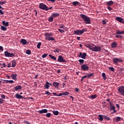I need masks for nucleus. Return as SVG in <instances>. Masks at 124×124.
<instances>
[{"label":"nucleus","mask_w":124,"mask_h":124,"mask_svg":"<svg viewBox=\"0 0 124 124\" xmlns=\"http://www.w3.org/2000/svg\"><path fill=\"white\" fill-rule=\"evenodd\" d=\"M80 16L82 18V19L83 20L84 22H85V24H89L91 23V18L89 16L84 14H80Z\"/></svg>","instance_id":"obj_1"},{"label":"nucleus","mask_w":124,"mask_h":124,"mask_svg":"<svg viewBox=\"0 0 124 124\" xmlns=\"http://www.w3.org/2000/svg\"><path fill=\"white\" fill-rule=\"evenodd\" d=\"M85 31H88V30L86 28L82 29V30H78L74 31V34L76 35H81L83 34Z\"/></svg>","instance_id":"obj_2"},{"label":"nucleus","mask_w":124,"mask_h":124,"mask_svg":"<svg viewBox=\"0 0 124 124\" xmlns=\"http://www.w3.org/2000/svg\"><path fill=\"white\" fill-rule=\"evenodd\" d=\"M109 107H110V111L111 112L112 114H114V113H116L117 111L116 110V107L114 106V104L113 103L109 102Z\"/></svg>","instance_id":"obj_3"},{"label":"nucleus","mask_w":124,"mask_h":124,"mask_svg":"<svg viewBox=\"0 0 124 124\" xmlns=\"http://www.w3.org/2000/svg\"><path fill=\"white\" fill-rule=\"evenodd\" d=\"M39 8L40 9H43V10H45L46 11H48L49 10V8L43 3H40L39 4Z\"/></svg>","instance_id":"obj_4"},{"label":"nucleus","mask_w":124,"mask_h":124,"mask_svg":"<svg viewBox=\"0 0 124 124\" xmlns=\"http://www.w3.org/2000/svg\"><path fill=\"white\" fill-rule=\"evenodd\" d=\"M81 69L82 71H88L90 69V67L88 64H84L81 66Z\"/></svg>","instance_id":"obj_5"},{"label":"nucleus","mask_w":124,"mask_h":124,"mask_svg":"<svg viewBox=\"0 0 124 124\" xmlns=\"http://www.w3.org/2000/svg\"><path fill=\"white\" fill-rule=\"evenodd\" d=\"M118 91L121 95L124 96V86H120L118 89Z\"/></svg>","instance_id":"obj_6"},{"label":"nucleus","mask_w":124,"mask_h":124,"mask_svg":"<svg viewBox=\"0 0 124 124\" xmlns=\"http://www.w3.org/2000/svg\"><path fill=\"white\" fill-rule=\"evenodd\" d=\"M4 55H5V57H10V58H12V57L15 56V54L13 53H10L8 52V51H6L4 52Z\"/></svg>","instance_id":"obj_7"},{"label":"nucleus","mask_w":124,"mask_h":124,"mask_svg":"<svg viewBox=\"0 0 124 124\" xmlns=\"http://www.w3.org/2000/svg\"><path fill=\"white\" fill-rule=\"evenodd\" d=\"M57 62H66V61L64 60L63 57H62V55L59 56Z\"/></svg>","instance_id":"obj_8"},{"label":"nucleus","mask_w":124,"mask_h":124,"mask_svg":"<svg viewBox=\"0 0 124 124\" xmlns=\"http://www.w3.org/2000/svg\"><path fill=\"white\" fill-rule=\"evenodd\" d=\"M92 51H93V52H99L101 51V47L100 46H93Z\"/></svg>","instance_id":"obj_9"},{"label":"nucleus","mask_w":124,"mask_h":124,"mask_svg":"<svg viewBox=\"0 0 124 124\" xmlns=\"http://www.w3.org/2000/svg\"><path fill=\"white\" fill-rule=\"evenodd\" d=\"M92 76H93V73H91V74L86 75V76H84L81 78V81L83 82L85 78H90V77H92Z\"/></svg>","instance_id":"obj_10"},{"label":"nucleus","mask_w":124,"mask_h":124,"mask_svg":"<svg viewBox=\"0 0 124 124\" xmlns=\"http://www.w3.org/2000/svg\"><path fill=\"white\" fill-rule=\"evenodd\" d=\"M78 57L79 58H81V59H86V57H87V53H82V52H79V54L78 55Z\"/></svg>","instance_id":"obj_11"},{"label":"nucleus","mask_w":124,"mask_h":124,"mask_svg":"<svg viewBox=\"0 0 124 124\" xmlns=\"http://www.w3.org/2000/svg\"><path fill=\"white\" fill-rule=\"evenodd\" d=\"M114 63L117 64L118 62H123V60L120 59L119 58H115L113 59Z\"/></svg>","instance_id":"obj_12"},{"label":"nucleus","mask_w":124,"mask_h":124,"mask_svg":"<svg viewBox=\"0 0 124 124\" xmlns=\"http://www.w3.org/2000/svg\"><path fill=\"white\" fill-rule=\"evenodd\" d=\"M116 21H118V22H120V23H122V24H124V18L121 17H116Z\"/></svg>","instance_id":"obj_13"},{"label":"nucleus","mask_w":124,"mask_h":124,"mask_svg":"<svg viewBox=\"0 0 124 124\" xmlns=\"http://www.w3.org/2000/svg\"><path fill=\"white\" fill-rule=\"evenodd\" d=\"M51 36H53V34L52 33H45V39L47 40Z\"/></svg>","instance_id":"obj_14"},{"label":"nucleus","mask_w":124,"mask_h":124,"mask_svg":"<svg viewBox=\"0 0 124 124\" xmlns=\"http://www.w3.org/2000/svg\"><path fill=\"white\" fill-rule=\"evenodd\" d=\"M17 76H18V75L17 74H12L11 77L13 80H15V81H17Z\"/></svg>","instance_id":"obj_15"},{"label":"nucleus","mask_w":124,"mask_h":124,"mask_svg":"<svg viewBox=\"0 0 124 124\" xmlns=\"http://www.w3.org/2000/svg\"><path fill=\"white\" fill-rule=\"evenodd\" d=\"M20 42L23 45H27V44H29V42H27L25 39H21Z\"/></svg>","instance_id":"obj_16"},{"label":"nucleus","mask_w":124,"mask_h":124,"mask_svg":"<svg viewBox=\"0 0 124 124\" xmlns=\"http://www.w3.org/2000/svg\"><path fill=\"white\" fill-rule=\"evenodd\" d=\"M38 112L39 113V114L46 113H48V110L47 109L45 108V109L39 110Z\"/></svg>","instance_id":"obj_17"},{"label":"nucleus","mask_w":124,"mask_h":124,"mask_svg":"<svg viewBox=\"0 0 124 124\" xmlns=\"http://www.w3.org/2000/svg\"><path fill=\"white\" fill-rule=\"evenodd\" d=\"M111 48H116L118 47V44L116 42H113L110 45Z\"/></svg>","instance_id":"obj_18"},{"label":"nucleus","mask_w":124,"mask_h":124,"mask_svg":"<svg viewBox=\"0 0 124 124\" xmlns=\"http://www.w3.org/2000/svg\"><path fill=\"white\" fill-rule=\"evenodd\" d=\"M14 89L15 90V91H16V92H18V91L22 90V86L17 85L14 87Z\"/></svg>","instance_id":"obj_19"},{"label":"nucleus","mask_w":124,"mask_h":124,"mask_svg":"<svg viewBox=\"0 0 124 124\" xmlns=\"http://www.w3.org/2000/svg\"><path fill=\"white\" fill-rule=\"evenodd\" d=\"M15 96L16 98H17V99H22V98H23V96H22L18 93H16Z\"/></svg>","instance_id":"obj_20"},{"label":"nucleus","mask_w":124,"mask_h":124,"mask_svg":"<svg viewBox=\"0 0 124 124\" xmlns=\"http://www.w3.org/2000/svg\"><path fill=\"white\" fill-rule=\"evenodd\" d=\"M2 24L5 27H8L9 26V23L8 22H5V21H2Z\"/></svg>","instance_id":"obj_21"},{"label":"nucleus","mask_w":124,"mask_h":124,"mask_svg":"<svg viewBox=\"0 0 124 124\" xmlns=\"http://www.w3.org/2000/svg\"><path fill=\"white\" fill-rule=\"evenodd\" d=\"M45 88L46 89V90L49 89L50 88V86L49 85V82L46 81V84L44 86Z\"/></svg>","instance_id":"obj_22"},{"label":"nucleus","mask_w":124,"mask_h":124,"mask_svg":"<svg viewBox=\"0 0 124 124\" xmlns=\"http://www.w3.org/2000/svg\"><path fill=\"white\" fill-rule=\"evenodd\" d=\"M51 16L53 18H56V17H59V16H60V14L59 13H53L52 14Z\"/></svg>","instance_id":"obj_23"},{"label":"nucleus","mask_w":124,"mask_h":124,"mask_svg":"<svg viewBox=\"0 0 124 124\" xmlns=\"http://www.w3.org/2000/svg\"><path fill=\"white\" fill-rule=\"evenodd\" d=\"M72 4L74 6H77V5H79L80 4V2H79L77 1H75L73 2Z\"/></svg>","instance_id":"obj_24"},{"label":"nucleus","mask_w":124,"mask_h":124,"mask_svg":"<svg viewBox=\"0 0 124 124\" xmlns=\"http://www.w3.org/2000/svg\"><path fill=\"white\" fill-rule=\"evenodd\" d=\"M53 86H54L55 88H58L59 86H60V84L58 82H54L53 83Z\"/></svg>","instance_id":"obj_25"},{"label":"nucleus","mask_w":124,"mask_h":124,"mask_svg":"<svg viewBox=\"0 0 124 124\" xmlns=\"http://www.w3.org/2000/svg\"><path fill=\"white\" fill-rule=\"evenodd\" d=\"M16 61L14 60L12 62V67H15V66H16Z\"/></svg>","instance_id":"obj_26"},{"label":"nucleus","mask_w":124,"mask_h":124,"mask_svg":"<svg viewBox=\"0 0 124 124\" xmlns=\"http://www.w3.org/2000/svg\"><path fill=\"white\" fill-rule=\"evenodd\" d=\"M49 58H51L52 59V60H53L54 61H56L57 60V57L51 55V54H49L48 55Z\"/></svg>","instance_id":"obj_27"},{"label":"nucleus","mask_w":124,"mask_h":124,"mask_svg":"<svg viewBox=\"0 0 124 124\" xmlns=\"http://www.w3.org/2000/svg\"><path fill=\"white\" fill-rule=\"evenodd\" d=\"M114 3V2L112 0H110L109 1L107 2V4L108 6H110V5H112Z\"/></svg>","instance_id":"obj_28"},{"label":"nucleus","mask_w":124,"mask_h":124,"mask_svg":"<svg viewBox=\"0 0 124 124\" xmlns=\"http://www.w3.org/2000/svg\"><path fill=\"white\" fill-rule=\"evenodd\" d=\"M96 97H97V95L96 94L91 95L89 96V98H92V99H94V98H96Z\"/></svg>","instance_id":"obj_29"},{"label":"nucleus","mask_w":124,"mask_h":124,"mask_svg":"<svg viewBox=\"0 0 124 124\" xmlns=\"http://www.w3.org/2000/svg\"><path fill=\"white\" fill-rule=\"evenodd\" d=\"M78 62H79V64H80L81 65H83V64H84L85 61H84V60L83 59H79L78 60Z\"/></svg>","instance_id":"obj_30"},{"label":"nucleus","mask_w":124,"mask_h":124,"mask_svg":"<svg viewBox=\"0 0 124 124\" xmlns=\"http://www.w3.org/2000/svg\"><path fill=\"white\" fill-rule=\"evenodd\" d=\"M1 30L3 31H5L7 30V28H6V26H1Z\"/></svg>","instance_id":"obj_31"},{"label":"nucleus","mask_w":124,"mask_h":124,"mask_svg":"<svg viewBox=\"0 0 124 124\" xmlns=\"http://www.w3.org/2000/svg\"><path fill=\"white\" fill-rule=\"evenodd\" d=\"M53 114L55 116H58V115H59V114H60V112H59V111H58V110H56V111L54 110V111H53Z\"/></svg>","instance_id":"obj_32"},{"label":"nucleus","mask_w":124,"mask_h":124,"mask_svg":"<svg viewBox=\"0 0 124 124\" xmlns=\"http://www.w3.org/2000/svg\"><path fill=\"white\" fill-rule=\"evenodd\" d=\"M98 120H99V121H101V122H102V121H103V116H102V115L99 114L98 115Z\"/></svg>","instance_id":"obj_33"},{"label":"nucleus","mask_w":124,"mask_h":124,"mask_svg":"<svg viewBox=\"0 0 124 124\" xmlns=\"http://www.w3.org/2000/svg\"><path fill=\"white\" fill-rule=\"evenodd\" d=\"M117 34H124V31H121L119 30H118L116 31Z\"/></svg>","instance_id":"obj_34"},{"label":"nucleus","mask_w":124,"mask_h":124,"mask_svg":"<svg viewBox=\"0 0 124 124\" xmlns=\"http://www.w3.org/2000/svg\"><path fill=\"white\" fill-rule=\"evenodd\" d=\"M102 77L103 78L104 80H106L107 79V77H106V74L105 73H103L102 74Z\"/></svg>","instance_id":"obj_35"},{"label":"nucleus","mask_w":124,"mask_h":124,"mask_svg":"<svg viewBox=\"0 0 124 124\" xmlns=\"http://www.w3.org/2000/svg\"><path fill=\"white\" fill-rule=\"evenodd\" d=\"M87 47L92 51H93V46H91V45H88Z\"/></svg>","instance_id":"obj_36"},{"label":"nucleus","mask_w":124,"mask_h":124,"mask_svg":"<svg viewBox=\"0 0 124 124\" xmlns=\"http://www.w3.org/2000/svg\"><path fill=\"white\" fill-rule=\"evenodd\" d=\"M108 22V20L105 19L102 20V24L103 25H106V23Z\"/></svg>","instance_id":"obj_37"},{"label":"nucleus","mask_w":124,"mask_h":124,"mask_svg":"<svg viewBox=\"0 0 124 124\" xmlns=\"http://www.w3.org/2000/svg\"><path fill=\"white\" fill-rule=\"evenodd\" d=\"M49 22H53L54 21V17L51 16L49 18H48Z\"/></svg>","instance_id":"obj_38"},{"label":"nucleus","mask_w":124,"mask_h":124,"mask_svg":"<svg viewBox=\"0 0 124 124\" xmlns=\"http://www.w3.org/2000/svg\"><path fill=\"white\" fill-rule=\"evenodd\" d=\"M26 53L27 55H31V50L29 49V50H26Z\"/></svg>","instance_id":"obj_39"},{"label":"nucleus","mask_w":124,"mask_h":124,"mask_svg":"<svg viewBox=\"0 0 124 124\" xmlns=\"http://www.w3.org/2000/svg\"><path fill=\"white\" fill-rule=\"evenodd\" d=\"M41 46V42H39L37 45V48L38 49H40V46Z\"/></svg>","instance_id":"obj_40"},{"label":"nucleus","mask_w":124,"mask_h":124,"mask_svg":"<svg viewBox=\"0 0 124 124\" xmlns=\"http://www.w3.org/2000/svg\"><path fill=\"white\" fill-rule=\"evenodd\" d=\"M51 40L52 41H54V40H55V38L53 37H50L48 40L47 41H51Z\"/></svg>","instance_id":"obj_41"},{"label":"nucleus","mask_w":124,"mask_h":124,"mask_svg":"<svg viewBox=\"0 0 124 124\" xmlns=\"http://www.w3.org/2000/svg\"><path fill=\"white\" fill-rule=\"evenodd\" d=\"M69 94V93L68 92H66L62 93V95H68Z\"/></svg>","instance_id":"obj_42"},{"label":"nucleus","mask_w":124,"mask_h":124,"mask_svg":"<svg viewBox=\"0 0 124 124\" xmlns=\"http://www.w3.org/2000/svg\"><path fill=\"white\" fill-rule=\"evenodd\" d=\"M115 37H116V38H124V36L120 35H116Z\"/></svg>","instance_id":"obj_43"},{"label":"nucleus","mask_w":124,"mask_h":124,"mask_svg":"<svg viewBox=\"0 0 124 124\" xmlns=\"http://www.w3.org/2000/svg\"><path fill=\"white\" fill-rule=\"evenodd\" d=\"M51 113H47L46 114V118H50L51 117Z\"/></svg>","instance_id":"obj_44"},{"label":"nucleus","mask_w":124,"mask_h":124,"mask_svg":"<svg viewBox=\"0 0 124 124\" xmlns=\"http://www.w3.org/2000/svg\"><path fill=\"white\" fill-rule=\"evenodd\" d=\"M115 121L116 122V123L120 122V121H121V117H117L116 118V119H115Z\"/></svg>","instance_id":"obj_45"},{"label":"nucleus","mask_w":124,"mask_h":124,"mask_svg":"<svg viewBox=\"0 0 124 124\" xmlns=\"http://www.w3.org/2000/svg\"><path fill=\"white\" fill-rule=\"evenodd\" d=\"M6 3V1H0V5H2L3 4H5Z\"/></svg>","instance_id":"obj_46"},{"label":"nucleus","mask_w":124,"mask_h":124,"mask_svg":"<svg viewBox=\"0 0 124 124\" xmlns=\"http://www.w3.org/2000/svg\"><path fill=\"white\" fill-rule=\"evenodd\" d=\"M48 56V54L46 53L44 54H43L42 56V58H43V59H44V58H46V57H47Z\"/></svg>","instance_id":"obj_47"},{"label":"nucleus","mask_w":124,"mask_h":124,"mask_svg":"<svg viewBox=\"0 0 124 124\" xmlns=\"http://www.w3.org/2000/svg\"><path fill=\"white\" fill-rule=\"evenodd\" d=\"M54 53H59L60 52V49L59 48H56L55 50H53Z\"/></svg>","instance_id":"obj_48"},{"label":"nucleus","mask_w":124,"mask_h":124,"mask_svg":"<svg viewBox=\"0 0 124 124\" xmlns=\"http://www.w3.org/2000/svg\"><path fill=\"white\" fill-rule=\"evenodd\" d=\"M3 84H8V80H3Z\"/></svg>","instance_id":"obj_49"},{"label":"nucleus","mask_w":124,"mask_h":124,"mask_svg":"<svg viewBox=\"0 0 124 124\" xmlns=\"http://www.w3.org/2000/svg\"><path fill=\"white\" fill-rule=\"evenodd\" d=\"M46 94H47V95H51V93L49 92V91H46Z\"/></svg>","instance_id":"obj_50"},{"label":"nucleus","mask_w":124,"mask_h":124,"mask_svg":"<svg viewBox=\"0 0 124 124\" xmlns=\"http://www.w3.org/2000/svg\"><path fill=\"white\" fill-rule=\"evenodd\" d=\"M109 69L111 71H115V70L113 67H110Z\"/></svg>","instance_id":"obj_51"},{"label":"nucleus","mask_w":124,"mask_h":124,"mask_svg":"<svg viewBox=\"0 0 124 124\" xmlns=\"http://www.w3.org/2000/svg\"><path fill=\"white\" fill-rule=\"evenodd\" d=\"M59 31L62 33V32H64V30L62 29H58Z\"/></svg>","instance_id":"obj_52"},{"label":"nucleus","mask_w":124,"mask_h":124,"mask_svg":"<svg viewBox=\"0 0 124 124\" xmlns=\"http://www.w3.org/2000/svg\"><path fill=\"white\" fill-rule=\"evenodd\" d=\"M116 106L118 108V110H120V105H119V104H116Z\"/></svg>","instance_id":"obj_53"},{"label":"nucleus","mask_w":124,"mask_h":124,"mask_svg":"<svg viewBox=\"0 0 124 124\" xmlns=\"http://www.w3.org/2000/svg\"><path fill=\"white\" fill-rule=\"evenodd\" d=\"M1 97V98H3V99H5V95H4V94H2Z\"/></svg>","instance_id":"obj_54"},{"label":"nucleus","mask_w":124,"mask_h":124,"mask_svg":"<svg viewBox=\"0 0 124 124\" xmlns=\"http://www.w3.org/2000/svg\"><path fill=\"white\" fill-rule=\"evenodd\" d=\"M0 14L1 15H3V14H4V13L3 12V11H2V10H0Z\"/></svg>","instance_id":"obj_55"},{"label":"nucleus","mask_w":124,"mask_h":124,"mask_svg":"<svg viewBox=\"0 0 124 124\" xmlns=\"http://www.w3.org/2000/svg\"><path fill=\"white\" fill-rule=\"evenodd\" d=\"M108 9L109 10V11H111V10H112V9H113V8H112L108 6Z\"/></svg>","instance_id":"obj_56"},{"label":"nucleus","mask_w":124,"mask_h":124,"mask_svg":"<svg viewBox=\"0 0 124 124\" xmlns=\"http://www.w3.org/2000/svg\"><path fill=\"white\" fill-rule=\"evenodd\" d=\"M8 83H14V81H13V80H8Z\"/></svg>","instance_id":"obj_57"},{"label":"nucleus","mask_w":124,"mask_h":124,"mask_svg":"<svg viewBox=\"0 0 124 124\" xmlns=\"http://www.w3.org/2000/svg\"><path fill=\"white\" fill-rule=\"evenodd\" d=\"M59 28H60V29H63V28H64V26L61 25H60Z\"/></svg>","instance_id":"obj_58"},{"label":"nucleus","mask_w":124,"mask_h":124,"mask_svg":"<svg viewBox=\"0 0 124 124\" xmlns=\"http://www.w3.org/2000/svg\"><path fill=\"white\" fill-rule=\"evenodd\" d=\"M48 1H51V2H55L56 0H47Z\"/></svg>","instance_id":"obj_59"},{"label":"nucleus","mask_w":124,"mask_h":124,"mask_svg":"<svg viewBox=\"0 0 124 124\" xmlns=\"http://www.w3.org/2000/svg\"><path fill=\"white\" fill-rule=\"evenodd\" d=\"M0 103H3V100L1 98H0Z\"/></svg>","instance_id":"obj_60"},{"label":"nucleus","mask_w":124,"mask_h":124,"mask_svg":"<svg viewBox=\"0 0 124 124\" xmlns=\"http://www.w3.org/2000/svg\"><path fill=\"white\" fill-rule=\"evenodd\" d=\"M75 90L76 91V92L78 93V92H79V88H76Z\"/></svg>","instance_id":"obj_61"},{"label":"nucleus","mask_w":124,"mask_h":124,"mask_svg":"<svg viewBox=\"0 0 124 124\" xmlns=\"http://www.w3.org/2000/svg\"><path fill=\"white\" fill-rule=\"evenodd\" d=\"M0 51H3V47H2V46H0Z\"/></svg>","instance_id":"obj_62"},{"label":"nucleus","mask_w":124,"mask_h":124,"mask_svg":"<svg viewBox=\"0 0 124 124\" xmlns=\"http://www.w3.org/2000/svg\"><path fill=\"white\" fill-rule=\"evenodd\" d=\"M52 94L54 95H55L56 96H58V95L57 93H52Z\"/></svg>","instance_id":"obj_63"},{"label":"nucleus","mask_w":124,"mask_h":124,"mask_svg":"<svg viewBox=\"0 0 124 124\" xmlns=\"http://www.w3.org/2000/svg\"><path fill=\"white\" fill-rule=\"evenodd\" d=\"M34 12L35 13V16H37V11L36 10H34Z\"/></svg>","instance_id":"obj_64"}]
</instances>
